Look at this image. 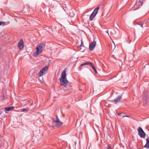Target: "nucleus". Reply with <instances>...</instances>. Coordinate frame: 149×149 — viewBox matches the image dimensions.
<instances>
[{
  "mask_svg": "<svg viewBox=\"0 0 149 149\" xmlns=\"http://www.w3.org/2000/svg\"><path fill=\"white\" fill-rule=\"evenodd\" d=\"M138 134L141 138H144L146 136V134L143 131L142 128L140 127H139L137 129Z\"/></svg>",
  "mask_w": 149,
  "mask_h": 149,
  "instance_id": "nucleus-5",
  "label": "nucleus"
},
{
  "mask_svg": "<svg viewBox=\"0 0 149 149\" xmlns=\"http://www.w3.org/2000/svg\"><path fill=\"white\" fill-rule=\"evenodd\" d=\"M48 68V65L46 66L44 68L41 69L39 72L38 74V76L41 77L43 75L45 74L47 72Z\"/></svg>",
  "mask_w": 149,
  "mask_h": 149,
  "instance_id": "nucleus-3",
  "label": "nucleus"
},
{
  "mask_svg": "<svg viewBox=\"0 0 149 149\" xmlns=\"http://www.w3.org/2000/svg\"><path fill=\"white\" fill-rule=\"evenodd\" d=\"M99 7L98 6L97 7L94 9L92 13L94 14H95V15H96L98 13V11L99 9Z\"/></svg>",
  "mask_w": 149,
  "mask_h": 149,
  "instance_id": "nucleus-11",
  "label": "nucleus"
},
{
  "mask_svg": "<svg viewBox=\"0 0 149 149\" xmlns=\"http://www.w3.org/2000/svg\"><path fill=\"white\" fill-rule=\"evenodd\" d=\"M60 80L61 85L66 87L68 83V81L66 78V68H65L62 72Z\"/></svg>",
  "mask_w": 149,
  "mask_h": 149,
  "instance_id": "nucleus-1",
  "label": "nucleus"
},
{
  "mask_svg": "<svg viewBox=\"0 0 149 149\" xmlns=\"http://www.w3.org/2000/svg\"><path fill=\"white\" fill-rule=\"evenodd\" d=\"M95 72V73H97V70H96V69L93 70Z\"/></svg>",
  "mask_w": 149,
  "mask_h": 149,
  "instance_id": "nucleus-19",
  "label": "nucleus"
},
{
  "mask_svg": "<svg viewBox=\"0 0 149 149\" xmlns=\"http://www.w3.org/2000/svg\"><path fill=\"white\" fill-rule=\"evenodd\" d=\"M45 45L43 44H41L37 46L36 47V51L33 54V55L36 56L42 53L43 49L45 47Z\"/></svg>",
  "mask_w": 149,
  "mask_h": 149,
  "instance_id": "nucleus-2",
  "label": "nucleus"
},
{
  "mask_svg": "<svg viewBox=\"0 0 149 149\" xmlns=\"http://www.w3.org/2000/svg\"><path fill=\"white\" fill-rule=\"evenodd\" d=\"M90 65L91 66L93 70L95 69L94 66L92 63H90Z\"/></svg>",
  "mask_w": 149,
  "mask_h": 149,
  "instance_id": "nucleus-15",
  "label": "nucleus"
},
{
  "mask_svg": "<svg viewBox=\"0 0 149 149\" xmlns=\"http://www.w3.org/2000/svg\"><path fill=\"white\" fill-rule=\"evenodd\" d=\"M144 147L146 148L147 149H149V144L146 143L144 146Z\"/></svg>",
  "mask_w": 149,
  "mask_h": 149,
  "instance_id": "nucleus-14",
  "label": "nucleus"
},
{
  "mask_svg": "<svg viewBox=\"0 0 149 149\" xmlns=\"http://www.w3.org/2000/svg\"><path fill=\"white\" fill-rule=\"evenodd\" d=\"M107 149H112V148H111V147L108 146Z\"/></svg>",
  "mask_w": 149,
  "mask_h": 149,
  "instance_id": "nucleus-20",
  "label": "nucleus"
},
{
  "mask_svg": "<svg viewBox=\"0 0 149 149\" xmlns=\"http://www.w3.org/2000/svg\"><path fill=\"white\" fill-rule=\"evenodd\" d=\"M82 43H83L82 41H81V45L79 46V47H81V46H82Z\"/></svg>",
  "mask_w": 149,
  "mask_h": 149,
  "instance_id": "nucleus-21",
  "label": "nucleus"
},
{
  "mask_svg": "<svg viewBox=\"0 0 149 149\" xmlns=\"http://www.w3.org/2000/svg\"><path fill=\"white\" fill-rule=\"evenodd\" d=\"M125 116H123V117H125Z\"/></svg>",
  "mask_w": 149,
  "mask_h": 149,
  "instance_id": "nucleus-28",
  "label": "nucleus"
},
{
  "mask_svg": "<svg viewBox=\"0 0 149 149\" xmlns=\"http://www.w3.org/2000/svg\"><path fill=\"white\" fill-rule=\"evenodd\" d=\"M95 14H93V13H92L91 15V16L90 17V19L91 20H92L94 17L95 16Z\"/></svg>",
  "mask_w": 149,
  "mask_h": 149,
  "instance_id": "nucleus-12",
  "label": "nucleus"
},
{
  "mask_svg": "<svg viewBox=\"0 0 149 149\" xmlns=\"http://www.w3.org/2000/svg\"><path fill=\"white\" fill-rule=\"evenodd\" d=\"M22 111L23 112H27L28 110L25 108L23 109L22 110Z\"/></svg>",
  "mask_w": 149,
  "mask_h": 149,
  "instance_id": "nucleus-16",
  "label": "nucleus"
},
{
  "mask_svg": "<svg viewBox=\"0 0 149 149\" xmlns=\"http://www.w3.org/2000/svg\"><path fill=\"white\" fill-rule=\"evenodd\" d=\"M4 22H0V26L2 24H3V23H4Z\"/></svg>",
  "mask_w": 149,
  "mask_h": 149,
  "instance_id": "nucleus-18",
  "label": "nucleus"
},
{
  "mask_svg": "<svg viewBox=\"0 0 149 149\" xmlns=\"http://www.w3.org/2000/svg\"><path fill=\"white\" fill-rule=\"evenodd\" d=\"M106 32L108 33V35L109 36V34L108 33V30H107V31H106Z\"/></svg>",
  "mask_w": 149,
  "mask_h": 149,
  "instance_id": "nucleus-22",
  "label": "nucleus"
},
{
  "mask_svg": "<svg viewBox=\"0 0 149 149\" xmlns=\"http://www.w3.org/2000/svg\"><path fill=\"white\" fill-rule=\"evenodd\" d=\"M13 109L14 107H13L5 108H4V111L6 113H7L8 111L13 110Z\"/></svg>",
  "mask_w": 149,
  "mask_h": 149,
  "instance_id": "nucleus-9",
  "label": "nucleus"
},
{
  "mask_svg": "<svg viewBox=\"0 0 149 149\" xmlns=\"http://www.w3.org/2000/svg\"><path fill=\"white\" fill-rule=\"evenodd\" d=\"M79 90H80V91H81V89H79Z\"/></svg>",
  "mask_w": 149,
  "mask_h": 149,
  "instance_id": "nucleus-26",
  "label": "nucleus"
},
{
  "mask_svg": "<svg viewBox=\"0 0 149 149\" xmlns=\"http://www.w3.org/2000/svg\"><path fill=\"white\" fill-rule=\"evenodd\" d=\"M33 104V103H31V105H30V106H31Z\"/></svg>",
  "mask_w": 149,
  "mask_h": 149,
  "instance_id": "nucleus-25",
  "label": "nucleus"
},
{
  "mask_svg": "<svg viewBox=\"0 0 149 149\" xmlns=\"http://www.w3.org/2000/svg\"><path fill=\"white\" fill-rule=\"evenodd\" d=\"M96 44V42L93 41L89 45V49L90 51H92L95 47Z\"/></svg>",
  "mask_w": 149,
  "mask_h": 149,
  "instance_id": "nucleus-7",
  "label": "nucleus"
},
{
  "mask_svg": "<svg viewBox=\"0 0 149 149\" xmlns=\"http://www.w3.org/2000/svg\"><path fill=\"white\" fill-rule=\"evenodd\" d=\"M90 63H91V62H86V63H85L81 64V66H83V65H88V64H89L90 65Z\"/></svg>",
  "mask_w": 149,
  "mask_h": 149,
  "instance_id": "nucleus-13",
  "label": "nucleus"
},
{
  "mask_svg": "<svg viewBox=\"0 0 149 149\" xmlns=\"http://www.w3.org/2000/svg\"><path fill=\"white\" fill-rule=\"evenodd\" d=\"M112 42H113V43L114 44V42H113V40H112Z\"/></svg>",
  "mask_w": 149,
  "mask_h": 149,
  "instance_id": "nucleus-27",
  "label": "nucleus"
},
{
  "mask_svg": "<svg viewBox=\"0 0 149 149\" xmlns=\"http://www.w3.org/2000/svg\"><path fill=\"white\" fill-rule=\"evenodd\" d=\"M122 98V96H118L117 98L114 100V101L115 103L118 102L120 101V99Z\"/></svg>",
  "mask_w": 149,
  "mask_h": 149,
  "instance_id": "nucleus-10",
  "label": "nucleus"
},
{
  "mask_svg": "<svg viewBox=\"0 0 149 149\" xmlns=\"http://www.w3.org/2000/svg\"><path fill=\"white\" fill-rule=\"evenodd\" d=\"M34 71L32 70L31 71V72H32L33 73H34Z\"/></svg>",
  "mask_w": 149,
  "mask_h": 149,
  "instance_id": "nucleus-23",
  "label": "nucleus"
},
{
  "mask_svg": "<svg viewBox=\"0 0 149 149\" xmlns=\"http://www.w3.org/2000/svg\"><path fill=\"white\" fill-rule=\"evenodd\" d=\"M52 120L53 122L55 123L56 127H59L62 125V123L59 120L57 116H56L55 118H53Z\"/></svg>",
  "mask_w": 149,
  "mask_h": 149,
  "instance_id": "nucleus-4",
  "label": "nucleus"
},
{
  "mask_svg": "<svg viewBox=\"0 0 149 149\" xmlns=\"http://www.w3.org/2000/svg\"><path fill=\"white\" fill-rule=\"evenodd\" d=\"M146 143L149 144V138L146 139Z\"/></svg>",
  "mask_w": 149,
  "mask_h": 149,
  "instance_id": "nucleus-17",
  "label": "nucleus"
},
{
  "mask_svg": "<svg viewBox=\"0 0 149 149\" xmlns=\"http://www.w3.org/2000/svg\"><path fill=\"white\" fill-rule=\"evenodd\" d=\"M148 94H146L144 93L140 98L141 100H143V103H147L148 100Z\"/></svg>",
  "mask_w": 149,
  "mask_h": 149,
  "instance_id": "nucleus-6",
  "label": "nucleus"
},
{
  "mask_svg": "<svg viewBox=\"0 0 149 149\" xmlns=\"http://www.w3.org/2000/svg\"><path fill=\"white\" fill-rule=\"evenodd\" d=\"M23 40L21 39L20 40L18 45V47L19 49H22L24 47Z\"/></svg>",
  "mask_w": 149,
  "mask_h": 149,
  "instance_id": "nucleus-8",
  "label": "nucleus"
},
{
  "mask_svg": "<svg viewBox=\"0 0 149 149\" xmlns=\"http://www.w3.org/2000/svg\"><path fill=\"white\" fill-rule=\"evenodd\" d=\"M141 27L142 28H143V24H141Z\"/></svg>",
  "mask_w": 149,
  "mask_h": 149,
  "instance_id": "nucleus-24",
  "label": "nucleus"
}]
</instances>
